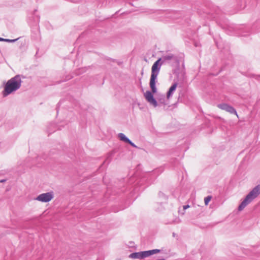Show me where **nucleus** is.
Returning a JSON list of instances; mask_svg holds the SVG:
<instances>
[{
	"mask_svg": "<svg viewBox=\"0 0 260 260\" xmlns=\"http://www.w3.org/2000/svg\"><path fill=\"white\" fill-rule=\"evenodd\" d=\"M174 58L173 54H168L164 55L161 58L158 59L152 65L151 68V74L150 80V87L151 91H146L144 93V96L151 105L154 107H156L158 105L156 100L153 96V94L155 93L157 91V88L155 86L157 77L159 74L161 67L162 64L169 63L170 61Z\"/></svg>",
	"mask_w": 260,
	"mask_h": 260,
	"instance_id": "nucleus-1",
	"label": "nucleus"
},
{
	"mask_svg": "<svg viewBox=\"0 0 260 260\" xmlns=\"http://www.w3.org/2000/svg\"><path fill=\"white\" fill-rule=\"evenodd\" d=\"M21 82L20 76L19 75H16L9 80L3 91V96L6 97L19 89L21 87Z\"/></svg>",
	"mask_w": 260,
	"mask_h": 260,
	"instance_id": "nucleus-2",
	"label": "nucleus"
},
{
	"mask_svg": "<svg viewBox=\"0 0 260 260\" xmlns=\"http://www.w3.org/2000/svg\"><path fill=\"white\" fill-rule=\"evenodd\" d=\"M259 194H260V185H257L250 191L238 207V210L239 211H242L247 205L250 203Z\"/></svg>",
	"mask_w": 260,
	"mask_h": 260,
	"instance_id": "nucleus-3",
	"label": "nucleus"
},
{
	"mask_svg": "<svg viewBox=\"0 0 260 260\" xmlns=\"http://www.w3.org/2000/svg\"><path fill=\"white\" fill-rule=\"evenodd\" d=\"M54 198V193L53 191H50L46 193H43L39 194L35 198V200L38 201L47 203L51 201Z\"/></svg>",
	"mask_w": 260,
	"mask_h": 260,
	"instance_id": "nucleus-4",
	"label": "nucleus"
},
{
	"mask_svg": "<svg viewBox=\"0 0 260 260\" xmlns=\"http://www.w3.org/2000/svg\"><path fill=\"white\" fill-rule=\"evenodd\" d=\"M217 107L223 110H225L231 114H235L238 116V114L237 113L235 109L232 106L226 104H218L217 105Z\"/></svg>",
	"mask_w": 260,
	"mask_h": 260,
	"instance_id": "nucleus-5",
	"label": "nucleus"
},
{
	"mask_svg": "<svg viewBox=\"0 0 260 260\" xmlns=\"http://www.w3.org/2000/svg\"><path fill=\"white\" fill-rule=\"evenodd\" d=\"M178 84L177 83H173L169 89V90L168 91L167 93V99L168 100H169L173 95L174 92L175 91L177 87Z\"/></svg>",
	"mask_w": 260,
	"mask_h": 260,
	"instance_id": "nucleus-6",
	"label": "nucleus"
},
{
	"mask_svg": "<svg viewBox=\"0 0 260 260\" xmlns=\"http://www.w3.org/2000/svg\"><path fill=\"white\" fill-rule=\"evenodd\" d=\"M160 252L159 249H153L148 251H142V258L148 257L153 254L157 253Z\"/></svg>",
	"mask_w": 260,
	"mask_h": 260,
	"instance_id": "nucleus-7",
	"label": "nucleus"
},
{
	"mask_svg": "<svg viewBox=\"0 0 260 260\" xmlns=\"http://www.w3.org/2000/svg\"><path fill=\"white\" fill-rule=\"evenodd\" d=\"M129 257L132 258H142V251L132 253L129 255Z\"/></svg>",
	"mask_w": 260,
	"mask_h": 260,
	"instance_id": "nucleus-8",
	"label": "nucleus"
},
{
	"mask_svg": "<svg viewBox=\"0 0 260 260\" xmlns=\"http://www.w3.org/2000/svg\"><path fill=\"white\" fill-rule=\"evenodd\" d=\"M118 138H119V139L122 141H123L124 142H126V143H128V141H129V139L128 138H127L125 135L123 134V133H119L118 134Z\"/></svg>",
	"mask_w": 260,
	"mask_h": 260,
	"instance_id": "nucleus-9",
	"label": "nucleus"
},
{
	"mask_svg": "<svg viewBox=\"0 0 260 260\" xmlns=\"http://www.w3.org/2000/svg\"><path fill=\"white\" fill-rule=\"evenodd\" d=\"M211 196H207L206 197V198H205L204 199V202H205V205H208L209 202L211 201Z\"/></svg>",
	"mask_w": 260,
	"mask_h": 260,
	"instance_id": "nucleus-10",
	"label": "nucleus"
},
{
	"mask_svg": "<svg viewBox=\"0 0 260 260\" xmlns=\"http://www.w3.org/2000/svg\"><path fill=\"white\" fill-rule=\"evenodd\" d=\"M18 39L11 40V39H5V42H10V43L14 42L16 41Z\"/></svg>",
	"mask_w": 260,
	"mask_h": 260,
	"instance_id": "nucleus-11",
	"label": "nucleus"
},
{
	"mask_svg": "<svg viewBox=\"0 0 260 260\" xmlns=\"http://www.w3.org/2000/svg\"><path fill=\"white\" fill-rule=\"evenodd\" d=\"M127 143L129 144L132 146H133L135 148H137V146L134 143H133L131 140H129V141H128V142Z\"/></svg>",
	"mask_w": 260,
	"mask_h": 260,
	"instance_id": "nucleus-12",
	"label": "nucleus"
},
{
	"mask_svg": "<svg viewBox=\"0 0 260 260\" xmlns=\"http://www.w3.org/2000/svg\"><path fill=\"white\" fill-rule=\"evenodd\" d=\"M189 208V206L187 205H184L183 206V209L185 210L186 209H187V208Z\"/></svg>",
	"mask_w": 260,
	"mask_h": 260,
	"instance_id": "nucleus-13",
	"label": "nucleus"
},
{
	"mask_svg": "<svg viewBox=\"0 0 260 260\" xmlns=\"http://www.w3.org/2000/svg\"><path fill=\"white\" fill-rule=\"evenodd\" d=\"M0 41H4L5 42V39H3L2 38H0Z\"/></svg>",
	"mask_w": 260,
	"mask_h": 260,
	"instance_id": "nucleus-14",
	"label": "nucleus"
},
{
	"mask_svg": "<svg viewBox=\"0 0 260 260\" xmlns=\"http://www.w3.org/2000/svg\"><path fill=\"white\" fill-rule=\"evenodd\" d=\"M5 181V180H2L0 181V182H4Z\"/></svg>",
	"mask_w": 260,
	"mask_h": 260,
	"instance_id": "nucleus-15",
	"label": "nucleus"
}]
</instances>
